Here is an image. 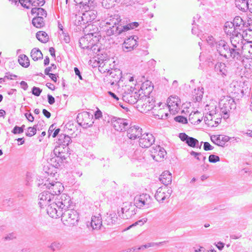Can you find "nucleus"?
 Returning a JSON list of instances; mask_svg holds the SVG:
<instances>
[{
    "mask_svg": "<svg viewBox=\"0 0 252 252\" xmlns=\"http://www.w3.org/2000/svg\"><path fill=\"white\" fill-rule=\"evenodd\" d=\"M71 201L70 196L66 194H62L60 198H57L56 201L52 203L46 208L48 215L53 218H57L62 214V212L68 209Z\"/></svg>",
    "mask_w": 252,
    "mask_h": 252,
    "instance_id": "1",
    "label": "nucleus"
},
{
    "mask_svg": "<svg viewBox=\"0 0 252 252\" xmlns=\"http://www.w3.org/2000/svg\"><path fill=\"white\" fill-rule=\"evenodd\" d=\"M106 32L108 36L120 35L131 29L137 28L139 26L138 22L130 23L126 25L122 26L119 19H110L106 23Z\"/></svg>",
    "mask_w": 252,
    "mask_h": 252,
    "instance_id": "2",
    "label": "nucleus"
},
{
    "mask_svg": "<svg viewBox=\"0 0 252 252\" xmlns=\"http://www.w3.org/2000/svg\"><path fill=\"white\" fill-rule=\"evenodd\" d=\"M215 49L218 53L226 59L230 58L234 60H239L238 54L234 51L232 48L229 47L227 42L224 40L217 41L216 43Z\"/></svg>",
    "mask_w": 252,
    "mask_h": 252,
    "instance_id": "3",
    "label": "nucleus"
},
{
    "mask_svg": "<svg viewBox=\"0 0 252 252\" xmlns=\"http://www.w3.org/2000/svg\"><path fill=\"white\" fill-rule=\"evenodd\" d=\"M219 107L221 112L223 114L224 119L229 117V112L232 109L236 108L234 100L229 96H222L219 101Z\"/></svg>",
    "mask_w": 252,
    "mask_h": 252,
    "instance_id": "4",
    "label": "nucleus"
},
{
    "mask_svg": "<svg viewBox=\"0 0 252 252\" xmlns=\"http://www.w3.org/2000/svg\"><path fill=\"white\" fill-rule=\"evenodd\" d=\"M235 33L230 35V40L232 45V48L236 54H238V57L240 59L239 51L242 48L245 41L243 34L240 31H236Z\"/></svg>",
    "mask_w": 252,
    "mask_h": 252,
    "instance_id": "5",
    "label": "nucleus"
},
{
    "mask_svg": "<svg viewBox=\"0 0 252 252\" xmlns=\"http://www.w3.org/2000/svg\"><path fill=\"white\" fill-rule=\"evenodd\" d=\"M62 220L65 225H76L78 221V214L73 209H67L62 212Z\"/></svg>",
    "mask_w": 252,
    "mask_h": 252,
    "instance_id": "6",
    "label": "nucleus"
},
{
    "mask_svg": "<svg viewBox=\"0 0 252 252\" xmlns=\"http://www.w3.org/2000/svg\"><path fill=\"white\" fill-rule=\"evenodd\" d=\"M136 207L131 202L123 203L121 211L118 212V216L123 219H128L136 214Z\"/></svg>",
    "mask_w": 252,
    "mask_h": 252,
    "instance_id": "7",
    "label": "nucleus"
},
{
    "mask_svg": "<svg viewBox=\"0 0 252 252\" xmlns=\"http://www.w3.org/2000/svg\"><path fill=\"white\" fill-rule=\"evenodd\" d=\"M93 118V114L84 111L78 114L77 121L80 126H82L83 128H86L93 125L94 123Z\"/></svg>",
    "mask_w": 252,
    "mask_h": 252,
    "instance_id": "8",
    "label": "nucleus"
},
{
    "mask_svg": "<svg viewBox=\"0 0 252 252\" xmlns=\"http://www.w3.org/2000/svg\"><path fill=\"white\" fill-rule=\"evenodd\" d=\"M172 192L171 188L167 187L159 188L156 192L155 197L159 203H163L164 200L169 198Z\"/></svg>",
    "mask_w": 252,
    "mask_h": 252,
    "instance_id": "9",
    "label": "nucleus"
},
{
    "mask_svg": "<svg viewBox=\"0 0 252 252\" xmlns=\"http://www.w3.org/2000/svg\"><path fill=\"white\" fill-rule=\"evenodd\" d=\"M110 122L112 126L118 131H124L127 128L128 124L126 119L113 117L111 118Z\"/></svg>",
    "mask_w": 252,
    "mask_h": 252,
    "instance_id": "10",
    "label": "nucleus"
},
{
    "mask_svg": "<svg viewBox=\"0 0 252 252\" xmlns=\"http://www.w3.org/2000/svg\"><path fill=\"white\" fill-rule=\"evenodd\" d=\"M132 89V87H131L127 92L125 91L122 95V97L124 101L133 104L137 102L140 94L137 92H133Z\"/></svg>",
    "mask_w": 252,
    "mask_h": 252,
    "instance_id": "11",
    "label": "nucleus"
},
{
    "mask_svg": "<svg viewBox=\"0 0 252 252\" xmlns=\"http://www.w3.org/2000/svg\"><path fill=\"white\" fill-rule=\"evenodd\" d=\"M43 186H46V188L48 189L49 192L54 196L59 195L64 189L63 186L60 182H56L54 183L47 181Z\"/></svg>",
    "mask_w": 252,
    "mask_h": 252,
    "instance_id": "12",
    "label": "nucleus"
},
{
    "mask_svg": "<svg viewBox=\"0 0 252 252\" xmlns=\"http://www.w3.org/2000/svg\"><path fill=\"white\" fill-rule=\"evenodd\" d=\"M39 203L41 208L48 207L51 203L50 202L54 199V196L49 191H44L38 195Z\"/></svg>",
    "mask_w": 252,
    "mask_h": 252,
    "instance_id": "13",
    "label": "nucleus"
},
{
    "mask_svg": "<svg viewBox=\"0 0 252 252\" xmlns=\"http://www.w3.org/2000/svg\"><path fill=\"white\" fill-rule=\"evenodd\" d=\"M150 152L152 157L157 161L162 160L166 155V151L159 146L153 147Z\"/></svg>",
    "mask_w": 252,
    "mask_h": 252,
    "instance_id": "14",
    "label": "nucleus"
},
{
    "mask_svg": "<svg viewBox=\"0 0 252 252\" xmlns=\"http://www.w3.org/2000/svg\"><path fill=\"white\" fill-rule=\"evenodd\" d=\"M139 140V143L140 147L144 148L150 147L155 142V138L152 134L145 133L141 134Z\"/></svg>",
    "mask_w": 252,
    "mask_h": 252,
    "instance_id": "15",
    "label": "nucleus"
},
{
    "mask_svg": "<svg viewBox=\"0 0 252 252\" xmlns=\"http://www.w3.org/2000/svg\"><path fill=\"white\" fill-rule=\"evenodd\" d=\"M167 105L171 113L173 114L177 113L179 110L181 103L180 99L177 96H170L167 101Z\"/></svg>",
    "mask_w": 252,
    "mask_h": 252,
    "instance_id": "16",
    "label": "nucleus"
},
{
    "mask_svg": "<svg viewBox=\"0 0 252 252\" xmlns=\"http://www.w3.org/2000/svg\"><path fill=\"white\" fill-rule=\"evenodd\" d=\"M150 196L147 194H142L136 196L134 199V205L136 208H141L144 206L149 207Z\"/></svg>",
    "mask_w": 252,
    "mask_h": 252,
    "instance_id": "17",
    "label": "nucleus"
},
{
    "mask_svg": "<svg viewBox=\"0 0 252 252\" xmlns=\"http://www.w3.org/2000/svg\"><path fill=\"white\" fill-rule=\"evenodd\" d=\"M136 39V36H133L126 39L122 45L123 50L127 52L133 50L137 45Z\"/></svg>",
    "mask_w": 252,
    "mask_h": 252,
    "instance_id": "18",
    "label": "nucleus"
},
{
    "mask_svg": "<svg viewBox=\"0 0 252 252\" xmlns=\"http://www.w3.org/2000/svg\"><path fill=\"white\" fill-rule=\"evenodd\" d=\"M92 34H88L81 37L79 40L80 47L84 49H91L94 44L92 41Z\"/></svg>",
    "mask_w": 252,
    "mask_h": 252,
    "instance_id": "19",
    "label": "nucleus"
},
{
    "mask_svg": "<svg viewBox=\"0 0 252 252\" xmlns=\"http://www.w3.org/2000/svg\"><path fill=\"white\" fill-rule=\"evenodd\" d=\"M142 133V128L137 126H131L127 130V137L132 140L139 138Z\"/></svg>",
    "mask_w": 252,
    "mask_h": 252,
    "instance_id": "20",
    "label": "nucleus"
},
{
    "mask_svg": "<svg viewBox=\"0 0 252 252\" xmlns=\"http://www.w3.org/2000/svg\"><path fill=\"white\" fill-rule=\"evenodd\" d=\"M179 137L183 141L186 142L188 145L190 147H198V141L192 137H189L185 133H181Z\"/></svg>",
    "mask_w": 252,
    "mask_h": 252,
    "instance_id": "21",
    "label": "nucleus"
},
{
    "mask_svg": "<svg viewBox=\"0 0 252 252\" xmlns=\"http://www.w3.org/2000/svg\"><path fill=\"white\" fill-rule=\"evenodd\" d=\"M71 142V138L68 135L61 134L59 136L57 143L59 145L58 146H61L62 149H64L66 148Z\"/></svg>",
    "mask_w": 252,
    "mask_h": 252,
    "instance_id": "22",
    "label": "nucleus"
},
{
    "mask_svg": "<svg viewBox=\"0 0 252 252\" xmlns=\"http://www.w3.org/2000/svg\"><path fill=\"white\" fill-rule=\"evenodd\" d=\"M117 217L116 213L114 211H110L106 213L104 217L103 222L107 225H112L116 222Z\"/></svg>",
    "mask_w": 252,
    "mask_h": 252,
    "instance_id": "23",
    "label": "nucleus"
},
{
    "mask_svg": "<svg viewBox=\"0 0 252 252\" xmlns=\"http://www.w3.org/2000/svg\"><path fill=\"white\" fill-rule=\"evenodd\" d=\"M216 107H215V110H212L209 112V114H207L204 117V121L206 125L208 126L214 127L215 124H214L213 119L215 118V115L217 116L216 113Z\"/></svg>",
    "mask_w": 252,
    "mask_h": 252,
    "instance_id": "24",
    "label": "nucleus"
},
{
    "mask_svg": "<svg viewBox=\"0 0 252 252\" xmlns=\"http://www.w3.org/2000/svg\"><path fill=\"white\" fill-rule=\"evenodd\" d=\"M108 73H109V77L113 79L112 84H114V82H119L122 77V71L119 69H111V70H108Z\"/></svg>",
    "mask_w": 252,
    "mask_h": 252,
    "instance_id": "25",
    "label": "nucleus"
},
{
    "mask_svg": "<svg viewBox=\"0 0 252 252\" xmlns=\"http://www.w3.org/2000/svg\"><path fill=\"white\" fill-rule=\"evenodd\" d=\"M66 159V157H62L59 158V156L54 155L53 153L51 154V158L50 159L49 162L53 166L58 168L61 164L64 162Z\"/></svg>",
    "mask_w": 252,
    "mask_h": 252,
    "instance_id": "26",
    "label": "nucleus"
},
{
    "mask_svg": "<svg viewBox=\"0 0 252 252\" xmlns=\"http://www.w3.org/2000/svg\"><path fill=\"white\" fill-rule=\"evenodd\" d=\"M201 115V113L198 111L191 112L189 116V121L192 124H199L202 121Z\"/></svg>",
    "mask_w": 252,
    "mask_h": 252,
    "instance_id": "27",
    "label": "nucleus"
},
{
    "mask_svg": "<svg viewBox=\"0 0 252 252\" xmlns=\"http://www.w3.org/2000/svg\"><path fill=\"white\" fill-rule=\"evenodd\" d=\"M91 225L92 228L94 229H99L102 225V220L100 214L92 217Z\"/></svg>",
    "mask_w": 252,
    "mask_h": 252,
    "instance_id": "28",
    "label": "nucleus"
},
{
    "mask_svg": "<svg viewBox=\"0 0 252 252\" xmlns=\"http://www.w3.org/2000/svg\"><path fill=\"white\" fill-rule=\"evenodd\" d=\"M232 23L238 31H242L244 32L245 31L244 29V22L240 17L237 16L235 17Z\"/></svg>",
    "mask_w": 252,
    "mask_h": 252,
    "instance_id": "29",
    "label": "nucleus"
},
{
    "mask_svg": "<svg viewBox=\"0 0 252 252\" xmlns=\"http://www.w3.org/2000/svg\"><path fill=\"white\" fill-rule=\"evenodd\" d=\"M160 181L164 184L165 187L170 184L172 181V176L171 173L168 171H165L159 177Z\"/></svg>",
    "mask_w": 252,
    "mask_h": 252,
    "instance_id": "30",
    "label": "nucleus"
},
{
    "mask_svg": "<svg viewBox=\"0 0 252 252\" xmlns=\"http://www.w3.org/2000/svg\"><path fill=\"white\" fill-rule=\"evenodd\" d=\"M215 71L222 77L225 76L227 73L225 64L222 63H218L215 66Z\"/></svg>",
    "mask_w": 252,
    "mask_h": 252,
    "instance_id": "31",
    "label": "nucleus"
},
{
    "mask_svg": "<svg viewBox=\"0 0 252 252\" xmlns=\"http://www.w3.org/2000/svg\"><path fill=\"white\" fill-rule=\"evenodd\" d=\"M32 15L36 14V16L42 17V18H45L47 17V13L46 11L41 7H33L31 10Z\"/></svg>",
    "mask_w": 252,
    "mask_h": 252,
    "instance_id": "32",
    "label": "nucleus"
},
{
    "mask_svg": "<svg viewBox=\"0 0 252 252\" xmlns=\"http://www.w3.org/2000/svg\"><path fill=\"white\" fill-rule=\"evenodd\" d=\"M224 31L227 35L229 36L235 33L236 31H238L235 27L233 26L232 22H226L224 26Z\"/></svg>",
    "mask_w": 252,
    "mask_h": 252,
    "instance_id": "33",
    "label": "nucleus"
},
{
    "mask_svg": "<svg viewBox=\"0 0 252 252\" xmlns=\"http://www.w3.org/2000/svg\"><path fill=\"white\" fill-rule=\"evenodd\" d=\"M121 0H102V6L106 9L114 7L116 3H119Z\"/></svg>",
    "mask_w": 252,
    "mask_h": 252,
    "instance_id": "34",
    "label": "nucleus"
},
{
    "mask_svg": "<svg viewBox=\"0 0 252 252\" xmlns=\"http://www.w3.org/2000/svg\"><path fill=\"white\" fill-rule=\"evenodd\" d=\"M235 5L240 10L246 11L249 9L247 0H235Z\"/></svg>",
    "mask_w": 252,
    "mask_h": 252,
    "instance_id": "35",
    "label": "nucleus"
},
{
    "mask_svg": "<svg viewBox=\"0 0 252 252\" xmlns=\"http://www.w3.org/2000/svg\"><path fill=\"white\" fill-rule=\"evenodd\" d=\"M32 24L37 28H41L44 26L45 21L42 17L36 16L32 19Z\"/></svg>",
    "mask_w": 252,
    "mask_h": 252,
    "instance_id": "36",
    "label": "nucleus"
},
{
    "mask_svg": "<svg viewBox=\"0 0 252 252\" xmlns=\"http://www.w3.org/2000/svg\"><path fill=\"white\" fill-rule=\"evenodd\" d=\"M31 56L33 60L36 61L42 59L43 55L39 49L35 48L32 50Z\"/></svg>",
    "mask_w": 252,
    "mask_h": 252,
    "instance_id": "37",
    "label": "nucleus"
},
{
    "mask_svg": "<svg viewBox=\"0 0 252 252\" xmlns=\"http://www.w3.org/2000/svg\"><path fill=\"white\" fill-rule=\"evenodd\" d=\"M19 64L23 67H27L30 65V61L28 57L24 55H21L18 58Z\"/></svg>",
    "mask_w": 252,
    "mask_h": 252,
    "instance_id": "38",
    "label": "nucleus"
},
{
    "mask_svg": "<svg viewBox=\"0 0 252 252\" xmlns=\"http://www.w3.org/2000/svg\"><path fill=\"white\" fill-rule=\"evenodd\" d=\"M36 37L38 40L42 43L47 42L49 39L47 34L43 31L38 32L36 34Z\"/></svg>",
    "mask_w": 252,
    "mask_h": 252,
    "instance_id": "39",
    "label": "nucleus"
},
{
    "mask_svg": "<svg viewBox=\"0 0 252 252\" xmlns=\"http://www.w3.org/2000/svg\"><path fill=\"white\" fill-rule=\"evenodd\" d=\"M68 151V148L66 149L64 148V149H62L61 146H56L53 151V155L59 156V158H61L62 157H66V155L65 154V152Z\"/></svg>",
    "mask_w": 252,
    "mask_h": 252,
    "instance_id": "40",
    "label": "nucleus"
},
{
    "mask_svg": "<svg viewBox=\"0 0 252 252\" xmlns=\"http://www.w3.org/2000/svg\"><path fill=\"white\" fill-rule=\"evenodd\" d=\"M165 242H160L158 243H155V242H151V243H148L145 245H142L141 246L139 247L138 248H137L138 250H144L145 249H147L150 247H154L156 246H160L162 245L163 244L165 243Z\"/></svg>",
    "mask_w": 252,
    "mask_h": 252,
    "instance_id": "41",
    "label": "nucleus"
},
{
    "mask_svg": "<svg viewBox=\"0 0 252 252\" xmlns=\"http://www.w3.org/2000/svg\"><path fill=\"white\" fill-rule=\"evenodd\" d=\"M203 90V88H198L197 89H194L193 95L195 97L194 99H195L196 101L199 102L201 100L204 93Z\"/></svg>",
    "mask_w": 252,
    "mask_h": 252,
    "instance_id": "42",
    "label": "nucleus"
},
{
    "mask_svg": "<svg viewBox=\"0 0 252 252\" xmlns=\"http://www.w3.org/2000/svg\"><path fill=\"white\" fill-rule=\"evenodd\" d=\"M151 82H146L142 84L141 89L142 91H144L145 94H149L152 90V87L149 84Z\"/></svg>",
    "mask_w": 252,
    "mask_h": 252,
    "instance_id": "43",
    "label": "nucleus"
},
{
    "mask_svg": "<svg viewBox=\"0 0 252 252\" xmlns=\"http://www.w3.org/2000/svg\"><path fill=\"white\" fill-rule=\"evenodd\" d=\"M205 40L207 43L212 48L216 47V43L217 41L215 39L213 36L211 35H208L207 37L205 36Z\"/></svg>",
    "mask_w": 252,
    "mask_h": 252,
    "instance_id": "44",
    "label": "nucleus"
},
{
    "mask_svg": "<svg viewBox=\"0 0 252 252\" xmlns=\"http://www.w3.org/2000/svg\"><path fill=\"white\" fill-rule=\"evenodd\" d=\"M37 125H34L33 127H29L26 135L29 137H32L35 134L37 130Z\"/></svg>",
    "mask_w": 252,
    "mask_h": 252,
    "instance_id": "45",
    "label": "nucleus"
},
{
    "mask_svg": "<svg viewBox=\"0 0 252 252\" xmlns=\"http://www.w3.org/2000/svg\"><path fill=\"white\" fill-rule=\"evenodd\" d=\"M31 5L34 7L42 6L45 3L44 0H31Z\"/></svg>",
    "mask_w": 252,
    "mask_h": 252,
    "instance_id": "46",
    "label": "nucleus"
},
{
    "mask_svg": "<svg viewBox=\"0 0 252 252\" xmlns=\"http://www.w3.org/2000/svg\"><path fill=\"white\" fill-rule=\"evenodd\" d=\"M190 154L191 156H194L198 160H200L199 157H201L202 158V161L204 162L205 161L206 158V157L204 156V155H203L201 153H197V152L192 151L190 153Z\"/></svg>",
    "mask_w": 252,
    "mask_h": 252,
    "instance_id": "47",
    "label": "nucleus"
},
{
    "mask_svg": "<svg viewBox=\"0 0 252 252\" xmlns=\"http://www.w3.org/2000/svg\"><path fill=\"white\" fill-rule=\"evenodd\" d=\"M88 16L90 17L89 20H94L95 18V15L94 14L93 12L90 11L83 14V16L82 17V20H84V18H87Z\"/></svg>",
    "mask_w": 252,
    "mask_h": 252,
    "instance_id": "48",
    "label": "nucleus"
},
{
    "mask_svg": "<svg viewBox=\"0 0 252 252\" xmlns=\"http://www.w3.org/2000/svg\"><path fill=\"white\" fill-rule=\"evenodd\" d=\"M19 1L20 4L25 8L29 9L31 5V0H17V1Z\"/></svg>",
    "mask_w": 252,
    "mask_h": 252,
    "instance_id": "49",
    "label": "nucleus"
},
{
    "mask_svg": "<svg viewBox=\"0 0 252 252\" xmlns=\"http://www.w3.org/2000/svg\"><path fill=\"white\" fill-rule=\"evenodd\" d=\"M202 143H203V145H204L203 149L205 151H207L212 150L214 148V147L212 146H211L209 143H208L207 142H201L200 145L199 146V148H201V145Z\"/></svg>",
    "mask_w": 252,
    "mask_h": 252,
    "instance_id": "50",
    "label": "nucleus"
},
{
    "mask_svg": "<svg viewBox=\"0 0 252 252\" xmlns=\"http://www.w3.org/2000/svg\"><path fill=\"white\" fill-rule=\"evenodd\" d=\"M209 161L211 163H216L220 160V158L219 156L215 155H211L209 157Z\"/></svg>",
    "mask_w": 252,
    "mask_h": 252,
    "instance_id": "51",
    "label": "nucleus"
},
{
    "mask_svg": "<svg viewBox=\"0 0 252 252\" xmlns=\"http://www.w3.org/2000/svg\"><path fill=\"white\" fill-rule=\"evenodd\" d=\"M32 92L33 95L36 96H38L40 95L41 93L42 92V90L38 87H33L32 89Z\"/></svg>",
    "mask_w": 252,
    "mask_h": 252,
    "instance_id": "52",
    "label": "nucleus"
},
{
    "mask_svg": "<svg viewBox=\"0 0 252 252\" xmlns=\"http://www.w3.org/2000/svg\"><path fill=\"white\" fill-rule=\"evenodd\" d=\"M211 139L212 141L215 144H217L218 146L223 147V143H221L220 141H219V136L214 135L213 137H211Z\"/></svg>",
    "mask_w": 252,
    "mask_h": 252,
    "instance_id": "53",
    "label": "nucleus"
},
{
    "mask_svg": "<svg viewBox=\"0 0 252 252\" xmlns=\"http://www.w3.org/2000/svg\"><path fill=\"white\" fill-rule=\"evenodd\" d=\"M175 120L176 122L181 123L182 124H186L188 122L187 118L182 116L176 117L175 118Z\"/></svg>",
    "mask_w": 252,
    "mask_h": 252,
    "instance_id": "54",
    "label": "nucleus"
},
{
    "mask_svg": "<svg viewBox=\"0 0 252 252\" xmlns=\"http://www.w3.org/2000/svg\"><path fill=\"white\" fill-rule=\"evenodd\" d=\"M57 68L56 65L55 64H52L51 66L45 68L44 70V73L46 75L50 74V71H53L54 70L56 69Z\"/></svg>",
    "mask_w": 252,
    "mask_h": 252,
    "instance_id": "55",
    "label": "nucleus"
},
{
    "mask_svg": "<svg viewBox=\"0 0 252 252\" xmlns=\"http://www.w3.org/2000/svg\"><path fill=\"white\" fill-rule=\"evenodd\" d=\"M229 139V137L223 135H219V141L223 143V146L225 145L226 142H227Z\"/></svg>",
    "mask_w": 252,
    "mask_h": 252,
    "instance_id": "56",
    "label": "nucleus"
},
{
    "mask_svg": "<svg viewBox=\"0 0 252 252\" xmlns=\"http://www.w3.org/2000/svg\"><path fill=\"white\" fill-rule=\"evenodd\" d=\"M12 132L14 134L22 133L23 132V129L19 126H15L12 130Z\"/></svg>",
    "mask_w": 252,
    "mask_h": 252,
    "instance_id": "57",
    "label": "nucleus"
},
{
    "mask_svg": "<svg viewBox=\"0 0 252 252\" xmlns=\"http://www.w3.org/2000/svg\"><path fill=\"white\" fill-rule=\"evenodd\" d=\"M63 40L66 43H68L70 42V37L67 33L63 32Z\"/></svg>",
    "mask_w": 252,
    "mask_h": 252,
    "instance_id": "58",
    "label": "nucleus"
},
{
    "mask_svg": "<svg viewBox=\"0 0 252 252\" xmlns=\"http://www.w3.org/2000/svg\"><path fill=\"white\" fill-rule=\"evenodd\" d=\"M219 115H218L217 114V116L215 115V121H214V124H215V126H217L219 124H220L221 122V118H220L219 117Z\"/></svg>",
    "mask_w": 252,
    "mask_h": 252,
    "instance_id": "59",
    "label": "nucleus"
},
{
    "mask_svg": "<svg viewBox=\"0 0 252 252\" xmlns=\"http://www.w3.org/2000/svg\"><path fill=\"white\" fill-rule=\"evenodd\" d=\"M47 98H48V102L50 104L52 105L55 103V98L52 95H51L50 94H48Z\"/></svg>",
    "mask_w": 252,
    "mask_h": 252,
    "instance_id": "60",
    "label": "nucleus"
},
{
    "mask_svg": "<svg viewBox=\"0 0 252 252\" xmlns=\"http://www.w3.org/2000/svg\"><path fill=\"white\" fill-rule=\"evenodd\" d=\"M25 116L30 122H32L33 121L34 117L31 113H26Z\"/></svg>",
    "mask_w": 252,
    "mask_h": 252,
    "instance_id": "61",
    "label": "nucleus"
},
{
    "mask_svg": "<svg viewBox=\"0 0 252 252\" xmlns=\"http://www.w3.org/2000/svg\"><path fill=\"white\" fill-rule=\"evenodd\" d=\"M102 116V112L99 109H97L96 111L94 113V118L96 119H98Z\"/></svg>",
    "mask_w": 252,
    "mask_h": 252,
    "instance_id": "62",
    "label": "nucleus"
},
{
    "mask_svg": "<svg viewBox=\"0 0 252 252\" xmlns=\"http://www.w3.org/2000/svg\"><path fill=\"white\" fill-rule=\"evenodd\" d=\"M14 238H15V237L14 236V234H13L12 233H11V234H9L7 236H6L4 237V240L5 241H9V240H13Z\"/></svg>",
    "mask_w": 252,
    "mask_h": 252,
    "instance_id": "63",
    "label": "nucleus"
},
{
    "mask_svg": "<svg viewBox=\"0 0 252 252\" xmlns=\"http://www.w3.org/2000/svg\"><path fill=\"white\" fill-rule=\"evenodd\" d=\"M20 85L21 88L25 91L27 90L28 88V84L24 81H22L20 82Z\"/></svg>",
    "mask_w": 252,
    "mask_h": 252,
    "instance_id": "64",
    "label": "nucleus"
}]
</instances>
